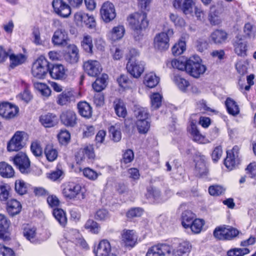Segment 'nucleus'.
I'll list each match as a JSON object with an SVG mask.
<instances>
[{"label": "nucleus", "instance_id": "1", "mask_svg": "<svg viewBox=\"0 0 256 256\" xmlns=\"http://www.w3.org/2000/svg\"><path fill=\"white\" fill-rule=\"evenodd\" d=\"M127 21L130 28L138 34L145 30L148 25L146 14L143 12H134L129 15Z\"/></svg>", "mask_w": 256, "mask_h": 256}, {"label": "nucleus", "instance_id": "2", "mask_svg": "<svg viewBox=\"0 0 256 256\" xmlns=\"http://www.w3.org/2000/svg\"><path fill=\"white\" fill-rule=\"evenodd\" d=\"M48 62L43 56H40L32 66V75L36 78L42 79L45 78L48 71Z\"/></svg>", "mask_w": 256, "mask_h": 256}, {"label": "nucleus", "instance_id": "3", "mask_svg": "<svg viewBox=\"0 0 256 256\" xmlns=\"http://www.w3.org/2000/svg\"><path fill=\"white\" fill-rule=\"evenodd\" d=\"M62 194L64 197L69 199H74L78 197V199L85 198L84 192L80 184L70 182L64 185Z\"/></svg>", "mask_w": 256, "mask_h": 256}, {"label": "nucleus", "instance_id": "4", "mask_svg": "<svg viewBox=\"0 0 256 256\" xmlns=\"http://www.w3.org/2000/svg\"><path fill=\"white\" fill-rule=\"evenodd\" d=\"M206 67L201 63L198 56H194L188 60L187 73L198 78L206 72Z\"/></svg>", "mask_w": 256, "mask_h": 256}, {"label": "nucleus", "instance_id": "5", "mask_svg": "<svg viewBox=\"0 0 256 256\" xmlns=\"http://www.w3.org/2000/svg\"><path fill=\"white\" fill-rule=\"evenodd\" d=\"M27 138L26 132L22 131L16 132L7 144L8 152H17L22 149L24 145V140Z\"/></svg>", "mask_w": 256, "mask_h": 256}, {"label": "nucleus", "instance_id": "6", "mask_svg": "<svg viewBox=\"0 0 256 256\" xmlns=\"http://www.w3.org/2000/svg\"><path fill=\"white\" fill-rule=\"evenodd\" d=\"M238 234V231L228 226H217L214 230L213 234L214 238L219 240H230Z\"/></svg>", "mask_w": 256, "mask_h": 256}, {"label": "nucleus", "instance_id": "7", "mask_svg": "<svg viewBox=\"0 0 256 256\" xmlns=\"http://www.w3.org/2000/svg\"><path fill=\"white\" fill-rule=\"evenodd\" d=\"M173 34L172 29H168L166 32H161L156 34L154 40V48L160 50H167L169 47V37Z\"/></svg>", "mask_w": 256, "mask_h": 256}, {"label": "nucleus", "instance_id": "8", "mask_svg": "<svg viewBox=\"0 0 256 256\" xmlns=\"http://www.w3.org/2000/svg\"><path fill=\"white\" fill-rule=\"evenodd\" d=\"M12 160L14 165L24 174H28L30 172V162L27 155L22 152L18 153Z\"/></svg>", "mask_w": 256, "mask_h": 256}, {"label": "nucleus", "instance_id": "9", "mask_svg": "<svg viewBox=\"0 0 256 256\" xmlns=\"http://www.w3.org/2000/svg\"><path fill=\"white\" fill-rule=\"evenodd\" d=\"M19 108L11 103L5 102L0 104V116L5 120H10L18 114Z\"/></svg>", "mask_w": 256, "mask_h": 256}, {"label": "nucleus", "instance_id": "10", "mask_svg": "<svg viewBox=\"0 0 256 256\" xmlns=\"http://www.w3.org/2000/svg\"><path fill=\"white\" fill-rule=\"evenodd\" d=\"M100 14L105 22L112 21L116 16V12L114 4L107 1L104 2L100 10Z\"/></svg>", "mask_w": 256, "mask_h": 256}, {"label": "nucleus", "instance_id": "11", "mask_svg": "<svg viewBox=\"0 0 256 256\" xmlns=\"http://www.w3.org/2000/svg\"><path fill=\"white\" fill-rule=\"evenodd\" d=\"M94 156L92 145L86 144L78 152L76 156V162L78 164H82L85 162L87 158L88 159L94 158Z\"/></svg>", "mask_w": 256, "mask_h": 256}, {"label": "nucleus", "instance_id": "12", "mask_svg": "<svg viewBox=\"0 0 256 256\" xmlns=\"http://www.w3.org/2000/svg\"><path fill=\"white\" fill-rule=\"evenodd\" d=\"M23 234L27 240L33 244H38L45 240L50 236V234L48 232L46 236L41 238L38 236L36 228L30 226H26L24 228Z\"/></svg>", "mask_w": 256, "mask_h": 256}, {"label": "nucleus", "instance_id": "13", "mask_svg": "<svg viewBox=\"0 0 256 256\" xmlns=\"http://www.w3.org/2000/svg\"><path fill=\"white\" fill-rule=\"evenodd\" d=\"M239 150L240 148L238 146H235L232 150L227 151V156L224 164L228 169L231 170L238 164Z\"/></svg>", "mask_w": 256, "mask_h": 256}, {"label": "nucleus", "instance_id": "14", "mask_svg": "<svg viewBox=\"0 0 256 256\" xmlns=\"http://www.w3.org/2000/svg\"><path fill=\"white\" fill-rule=\"evenodd\" d=\"M83 66L85 72L92 77L98 76L102 70L100 62L96 60H88L84 63Z\"/></svg>", "mask_w": 256, "mask_h": 256}, {"label": "nucleus", "instance_id": "15", "mask_svg": "<svg viewBox=\"0 0 256 256\" xmlns=\"http://www.w3.org/2000/svg\"><path fill=\"white\" fill-rule=\"evenodd\" d=\"M128 73L134 78H138L144 71V64L138 60H130L126 65Z\"/></svg>", "mask_w": 256, "mask_h": 256}, {"label": "nucleus", "instance_id": "16", "mask_svg": "<svg viewBox=\"0 0 256 256\" xmlns=\"http://www.w3.org/2000/svg\"><path fill=\"white\" fill-rule=\"evenodd\" d=\"M171 248V253L174 256H182L190 251V245L187 241H178L173 243Z\"/></svg>", "mask_w": 256, "mask_h": 256}, {"label": "nucleus", "instance_id": "17", "mask_svg": "<svg viewBox=\"0 0 256 256\" xmlns=\"http://www.w3.org/2000/svg\"><path fill=\"white\" fill-rule=\"evenodd\" d=\"M68 37L66 32L63 30H56L52 36V42L55 46H64L68 44Z\"/></svg>", "mask_w": 256, "mask_h": 256}, {"label": "nucleus", "instance_id": "18", "mask_svg": "<svg viewBox=\"0 0 256 256\" xmlns=\"http://www.w3.org/2000/svg\"><path fill=\"white\" fill-rule=\"evenodd\" d=\"M170 246L166 244H160L152 246L146 254V256H166L170 254Z\"/></svg>", "mask_w": 256, "mask_h": 256}, {"label": "nucleus", "instance_id": "19", "mask_svg": "<svg viewBox=\"0 0 256 256\" xmlns=\"http://www.w3.org/2000/svg\"><path fill=\"white\" fill-rule=\"evenodd\" d=\"M52 6L54 12L64 18H66L71 13L70 6L62 0H54Z\"/></svg>", "mask_w": 256, "mask_h": 256}, {"label": "nucleus", "instance_id": "20", "mask_svg": "<svg viewBox=\"0 0 256 256\" xmlns=\"http://www.w3.org/2000/svg\"><path fill=\"white\" fill-rule=\"evenodd\" d=\"M122 244L126 247H134L137 241V236L132 230H124L122 232Z\"/></svg>", "mask_w": 256, "mask_h": 256}, {"label": "nucleus", "instance_id": "21", "mask_svg": "<svg viewBox=\"0 0 256 256\" xmlns=\"http://www.w3.org/2000/svg\"><path fill=\"white\" fill-rule=\"evenodd\" d=\"M51 78L54 80H64L67 76V70L61 64H54L48 68Z\"/></svg>", "mask_w": 256, "mask_h": 256}, {"label": "nucleus", "instance_id": "22", "mask_svg": "<svg viewBox=\"0 0 256 256\" xmlns=\"http://www.w3.org/2000/svg\"><path fill=\"white\" fill-rule=\"evenodd\" d=\"M61 122L66 126L74 127L77 122L76 113L71 110L64 111L60 116Z\"/></svg>", "mask_w": 256, "mask_h": 256}, {"label": "nucleus", "instance_id": "23", "mask_svg": "<svg viewBox=\"0 0 256 256\" xmlns=\"http://www.w3.org/2000/svg\"><path fill=\"white\" fill-rule=\"evenodd\" d=\"M189 36L186 33L182 34L178 42L176 43L172 48L174 55L179 56L182 54L186 50V41L188 39Z\"/></svg>", "mask_w": 256, "mask_h": 256}, {"label": "nucleus", "instance_id": "24", "mask_svg": "<svg viewBox=\"0 0 256 256\" xmlns=\"http://www.w3.org/2000/svg\"><path fill=\"white\" fill-rule=\"evenodd\" d=\"M75 100L74 93L71 90H64L59 94L56 98V102L58 104L63 106H68Z\"/></svg>", "mask_w": 256, "mask_h": 256}, {"label": "nucleus", "instance_id": "25", "mask_svg": "<svg viewBox=\"0 0 256 256\" xmlns=\"http://www.w3.org/2000/svg\"><path fill=\"white\" fill-rule=\"evenodd\" d=\"M125 28L123 25L114 26L108 34V37L112 41H116L122 39L124 36Z\"/></svg>", "mask_w": 256, "mask_h": 256}, {"label": "nucleus", "instance_id": "26", "mask_svg": "<svg viewBox=\"0 0 256 256\" xmlns=\"http://www.w3.org/2000/svg\"><path fill=\"white\" fill-rule=\"evenodd\" d=\"M111 246L110 242L106 240H101L94 250L96 256H106L111 252Z\"/></svg>", "mask_w": 256, "mask_h": 256}, {"label": "nucleus", "instance_id": "27", "mask_svg": "<svg viewBox=\"0 0 256 256\" xmlns=\"http://www.w3.org/2000/svg\"><path fill=\"white\" fill-rule=\"evenodd\" d=\"M79 59L78 50L74 44L68 46V52L65 56V60L70 64L76 63Z\"/></svg>", "mask_w": 256, "mask_h": 256}, {"label": "nucleus", "instance_id": "28", "mask_svg": "<svg viewBox=\"0 0 256 256\" xmlns=\"http://www.w3.org/2000/svg\"><path fill=\"white\" fill-rule=\"evenodd\" d=\"M188 130L194 141L200 144H204L206 142V140L204 136H202L198 130L195 123L191 122L190 126L188 128Z\"/></svg>", "mask_w": 256, "mask_h": 256}, {"label": "nucleus", "instance_id": "29", "mask_svg": "<svg viewBox=\"0 0 256 256\" xmlns=\"http://www.w3.org/2000/svg\"><path fill=\"white\" fill-rule=\"evenodd\" d=\"M234 45V52L236 54L242 57L246 56L248 46L246 42L243 40L242 38H237Z\"/></svg>", "mask_w": 256, "mask_h": 256}, {"label": "nucleus", "instance_id": "30", "mask_svg": "<svg viewBox=\"0 0 256 256\" xmlns=\"http://www.w3.org/2000/svg\"><path fill=\"white\" fill-rule=\"evenodd\" d=\"M108 76L103 74L100 77L96 79L92 84V86L94 91L100 92L104 90L108 84Z\"/></svg>", "mask_w": 256, "mask_h": 256}, {"label": "nucleus", "instance_id": "31", "mask_svg": "<svg viewBox=\"0 0 256 256\" xmlns=\"http://www.w3.org/2000/svg\"><path fill=\"white\" fill-rule=\"evenodd\" d=\"M159 81L160 78L153 72L146 73L144 78V84L150 88L155 87Z\"/></svg>", "mask_w": 256, "mask_h": 256}, {"label": "nucleus", "instance_id": "32", "mask_svg": "<svg viewBox=\"0 0 256 256\" xmlns=\"http://www.w3.org/2000/svg\"><path fill=\"white\" fill-rule=\"evenodd\" d=\"M44 154L49 162H52L58 157V152L56 148L52 144H47L44 149Z\"/></svg>", "mask_w": 256, "mask_h": 256}, {"label": "nucleus", "instance_id": "33", "mask_svg": "<svg viewBox=\"0 0 256 256\" xmlns=\"http://www.w3.org/2000/svg\"><path fill=\"white\" fill-rule=\"evenodd\" d=\"M78 112L82 116L90 118L92 115V108L86 102H80L78 104Z\"/></svg>", "mask_w": 256, "mask_h": 256}, {"label": "nucleus", "instance_id": "34", "mask_svg": "<svg viewBox=\"0 0 256 256\" xmlns=\"http://www.w3.org/2000/svg\"><path fill=\"white\" fill-rule=\"evenodd\" d=\"M119 86L125 90L136 89V82H132L125 75H121L117 79Z\"/></svg>", "mask_w": 256, "mask_h": 256}, {"label": "nucleus", "instance_id": "35", "mask_svg": "<svg viewBox=\"0 0 256 256\" xmlns=\"http://www.w3.org/2000/svg\"><path fill=\"white\" fill-rule=\"evenodd\" d=\"M196 218L194 213L190 210H186L182 214V225L184 228H188L190 224Z\"/></svg>", "mask_w": 256, "mask_h": 256}, {"label": "nucleus", "instance_id": "36", "mask_svg": "<svg viewBox=\"0 0 256 256\" xmlns=\"http://www.w3.org/2000/svg\"><path fill=\"white\" fill-rule=\"evenodd\" d=\"M21 210V204L16 200H11L8 202L7 210L10 215H16L20 212Z\"/></svg>", "mask_w": 256, "mask_h": 256}, {"label": "nucleus", "instance_id": "37", "mask_svg": "<svg viewBox=\"0 0 256 256\" xmlns=\"http://www.w3.org/2000/svg\"><path fill=\"white\" fill-rule=\"evenodd\" d=\"M10 66L14 68L24 63L26 60L25 55L22 54H12L9 55Z\"/></svg>", "mask_w": 256, "mask_h": 256}, {"label": "nucleus", "instance_id": "38", "mask_svg": "<svg viewBox=\"0 0 256 256\" xmlns=\"http://www.w3.org/2000/svg\"><path fill=\"white\" fill-rule=\"evenodd\" d=\"M56 117L52 114H48L42 115L40 117V122L41 124L46 128H50L56 124Z\"/></svg>", "mask_w": 256, "mask_h": 256}, {"label": "nucleus", "instance_id": "39", "mask_svg": "<svg viewBox=\"0 0 256 256\" xmlns=\"http://www.w3.org/2000/svg\"><path fill=\"white\" fill-rule=\"evenodd\" d=\"M14 171L12 167L5 162L0 163V174L4 178H10L14 176Z\"/></svg>", "mask_w": 256, "mask_h": 256}, {"label": "nucleus", "instance_id": "40", "mask_svg": "<svg viewBox=\"0 0 256 256\" xmlns=\"http://www.w3.org/2000/svg\"><path fill=\"white\" fill-rule=\"evenodd\" d=\"M114 108L116 115L121 118H125L127 111L124 102L120 100H116L114 102Z\"/></svg>", "mask_w": 256, "mask_h": 256}, {"label": "nucleus", "instance_id": "41", "mask_svg": "<svg viewBox=\"0 0 256 256\" xmlns=\"http://www.w3.org/2000/svg\"><path fill=\"white\" fill-rule=\"evenodd\" d=\"M225 104L228 112L232 115L236 116L240 112V108L236 102L230 98H228Z\"/></svg>", "mask_w": 256, "mask_h": 256}, {"label": "nucleus", "instance_id": "42", "mask_svg": "<svg viewBox=\"0 0 256 256\" xmlns=\"http://www.w3.org/2000/svg\"><path fill=\"white\" fill-rule=\"evenodd\" d=\"M210 38L215 44H221L226 39L227 34L224 30H218L211 34Z\"/></svg>", "mask_w": 256, "mask_h": 256}, {"label": "nucleus", "instance_id": "43", "mask_svg": "<svg viewBox=\"0 0 256 256\" xmlns=\"http://www.w3.org/2000/svg\"><path fill=\"white\" fill-rule=\"evenodd\" d=\"M81 46L86 52L92 54L93 44L92 36L88 34L84 35L81 42Z\"/></svg>", "mask_w": 256, "mask_h": 256}, {"label": "nucleus", "instance_id": "44", "mask_svg": "<svg viewBox=\"0 0 256 256\" xmlns=\"http://www.w3.org/2000/svg\"><path fill=\"white\" fill-rule=\"evenodd\" d=\"M53 215L60 224L64 226L67 222V218L64 211L60 208H55L53 210Z\"/></svg>", "mask_w": 256, "mask_h": 256}, {"label": "nucleus", "instance_id": "45", "mask_svg": "<svg viewBox=\"0 0 256 256\" xmlns=\"http://www.w3.org/2000/svg\"><path fill=\"white\" fill-rule=\"evenodd\" d=\"M205 222L204 220L196 218L188 227L194 234H199L202 230Z\"/></svg>", "mask_w": 256, "mask_h": 256}, {"label": "nucleus", "instance_id": "46", "mask_svg": "<svg viewBox=\"0 0 256 256\" xmlns=\"http://www.w3.org/2000/svg\"><path fill=\"white\" fill-rule=\"evenodd\" d=\"M34 87L44 96L48 97L51 94L50 88L44 83L35 82Z\"/></svg>", "mask_w": 256, "mask_h": 256}, {"label": "nucleus", "instance_id": "47", "mask_svg": "<svg viewBox=\"0 0 256 256\" xmlns=\"http://www.w3.org/2000/svg\"><path fill=\"white\" fill-rule=\"evenodd\" d=\"M172 80L182 91H186L190 86V83L188 80L178 75L174 76Z\"/></svg>", "mask_w": 256, "mask_h": 256}, {"label": "nucleus", "instance_id": "48", "mask_svg": "<svg viewBox=\"0 0 256 256\" xmlns=\"http://www.w3.org/2000/svg\"><path fill=\"white\" fill-rule=\"evenodd\" d=\"M82 172L83 176L86 178L91 180H96L99 176L101 174L100 172H97L94 170L90 168H85L84 169H80Z\"/></svg>", "mask_w": 256, "mask_h": 256}, {"label": "nucleus", "instance_id": "49", "mask_svg": "<svg viewBox=\"0 0 256 256\" xmlns=\"http://www.w3.org/2000/svg\"><path fill=\"white\" fill-rule=\"evenodd\" d=\"M10 186L6 183L0 182V200L2 201H6L10 195Z\"/></svg>", "mask_w": 256, "mask_h": 256}, {"label": "nucleus", "instance_id": "50", "mask_svg": "<svg viewBox=\"0 0 256 256\" xmlns=\"http://www.w3.org/2000/svg\"><path fill=\"white\" fill-rule=\"evenodd\" d=\"M110 132L114 142H118L121 140L122 134L119 124H116L114 126H111L110 128Z\"/></svg>", "mask_w": 256, "mask_h": 256}, {"label": "nucleus", "instance_id": "51", "mask_svg": "<svg viewBox=\"0 0 256 256\" xmlns=\"http://www.w3.org/2000/svg\"><path fill=\"white\" fill-rule=\"evenodd\" d=\"M196 171L197 174H198L200 177L206 176L208 170L206 163L201 160L198 162L196 164Z\"/></svg>", "mask_w": 256, "mask_h": 256}, {"label": "nucleus", "instance_id": "52", "mask_svg": "<svg viewBox=\"0 0 256 256\" xmlns=\"http://www.w3.org/2000/svg\"><path fill=\"white\" fill-rule=\"evenodd\" d=\"M136 126L138 132L142 134L146 133L150 127V123L148 120H137Z\"/></svg>", "mask_w": 256, "mask_h": 256}, {"label": "nucleus", "instance_id": "53", "mask_svg": "<svg viewBox=\"0 0 256 256\" xmlns=\"http://www.w3.org/2000/svg\"><path fill=\"white\" fill-rule=\"evenodd\" d=\"M134 112L137 120H148V112L146 108L142 107L136 108L135 109Z\"/></svg>", "mask_w": 256, "mask_h": 256}, {"label": "nucleus", "instance_id": "54", "mask_svg": "<svg viewBox=\"0 0 256 256\" xmlns=\"http://www.w3.org/2000/svg\"><path fill=\"white\" fill-rule=\"evenodd\" d=\"M172 65L174 68L180 70H186L187 72L188 60L175 59L172 61Z\"/></svg>", "mask_w": 256, "mask_h": 256}, {"label": "nucleus", "instance_id": "55", "mask_svg": "<svg viewBox=\"0 0 256 256\" xmlns=\"http://www.w3.org/2000/svg\"><path fill=\"white\" fill-rule=\"evenodd\" d=\"M250 252L248 248H234L229 250L227 254L228 256H244Z\"/></svg>", "mask_w": 256, "mask_h": 256}, {"label": "nucleus", "instance_id": "56", "mask_svg": "<svg viewBox=\"0 0 256 256\" xmlns=\"http://www.w3.org/2000/svg\"><path fill=\"white\" fill-rule=\"evenodd\" d=\"M32 42L36 46H41L44 44V41L40 37V31L38 27H34L32 31Z\"/></svg>", "mask_w": 256, "mask_h": 256}, {"label": "nucleus", "instance_id": "57", "mask_svg": "<svg viewBox=\"0 0 256 256\" xmlns=\"http://www.w3.org/2000/svg\"><path fill=\"white\" fill-rule=\"evenodd\" d=\"M151 106L152 109H157L162 104V96L159 93H154L150 96Z\"/></svg>", "mask_w": 256, "mask_h": 256}, {"label": "nucleus", "instance_id": "58", "mask_svg": "<svg viewBox=\"0 0 256 256\" xmlns=\"http://www.w3.org/2000/svg\"><path fill=\"white\" fill-rule=\"evenodd\" d=\"M27 184L22 180H18L15 182L16 191L20 195L25 194L27 192Z\"/></svg>", "mask_w": 256, "mask_h": 256}, {"label": "nucleus", "instance_id": "59", "mask_svg": "<svg viewBox=\"0 0 256 256\" xmlns=\"http://www.w3.org/2000/svg\"><path fill=\"white\" fill-rule=\"evenodd\" d=\"M87 14L82 12H78L74 14V22L78 26H83V22L87 18Z\"/></svg>", "mask_w": 256, "mask_h": 256}, {"label": "nucleus", "instance_id": "60", "mask_svg": "<svg viewBox=\"0 0 256 256\" xmlns=\"http://www.w3.org/2000/svg\"><path fill=\"white\" fill-rule=\"evenodd\" d=\"M85 228L89 230L94 234H98L100 229L98 224L92 220H88L86 222L85 224Z\"/></svg>", "mask_w": 256, "mask_h": 256}, {"label": "nucleus", "instance_id": "61", "mask_svg": "<svg viewBox=\"0 0 256 256\" xmlns=\"http://www.w3.org/2000/svg\"><path fill=\"white\" fill-rule=\"evenodd\" d=\"M94 218L98 220H106L110 218V214L106 210L100 209L96 212Z\"/></svg>", "mask_w": 256, "mask_h": 256}, {"label": "nucleus", "instance_id": "62", "mask_svg": "<svg viewBox=\"0 0 256 256\" xmlns=\"http://www.w3.org/2000/svg\"><path fill=\"white\" fill-rule=\"evenodd\" d=\"M58 137L59 142L62 144H64L70 142V134L66 130H61L58 134Z\"/></svg>", "mask_w": 256, "mask_h": 256}, {"label": "nucleus", "instance_id": "63", "mask_svg": "<svg viewBox=\"0 0 256 256\" xmlns=\"http://www.w3.org/2000/svg\"><path fill=\"white\" fill-rule=\"evenodd\" d=\"M78 250L76 248L74 244L72 242H67L64 252L68 256H76L78 254Z\"/></svg>", "mask_w": 256, "mask_h": 256}, {"label": "nucleus", "instance_id": "64", "mask_svg": "<svg viewBox=\"0 0 256 256\" xmlns=\"http://www.w3.org/2000/svg\"><path fill=\"white\" fill-rule=\"evenodd\" d=\"M246 171L250 178L256 179V162L250 163L246 168Z\"/></svg>", "mask_w": 256, "mask_h": 256}]
</instances>
